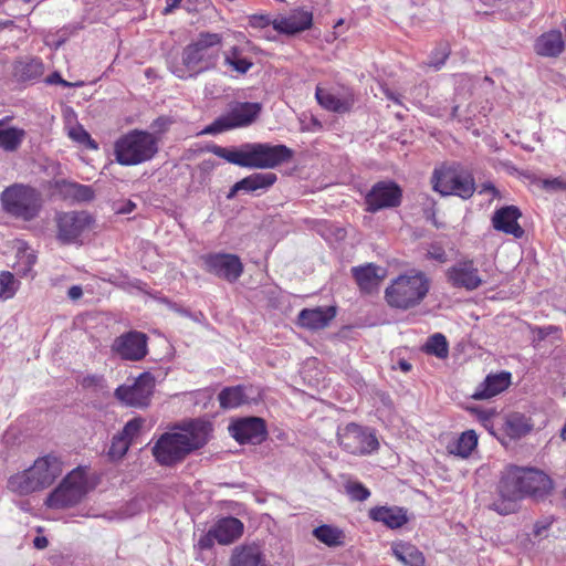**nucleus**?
Here are the masks:
<instances>
[{
    "label": "nucleus",
    "instance_id": "f257e3e1",
    "mask_svg": "<svg viewBox=\"0 0 566 566\" xmlns=\"http://www.w3.org/2000/svg\"><path fill=\"white\" fill-rule=\"evenodd\" d=\"M552 489V481L544 472L533 468L509 467L497 486V497L491 509L501 515L517 510V503L526 496L542 497Z\"/></svg>",
    "mask_w": 566,
    "mask_h": 566
},
{
    "label": "nucleus",
    "instance_id": "f03ea898",
    "mask_svg": "<svg viewBox=\"0 0 566 566\" xmlns=\"http://www.w3.org/2000/svg\"><path fill=\"white\" fill-rule=\"evenodd\" d=\"M210 429L208 422L197 419L177 424L158 438L151 454L160 465L174 467L207 444Z\"/></svg>",
    "mask_w": 566,
    "mask_h": 566
},
{
    "label": "nucleus",
    "instance_id": "7ed1b4c3",
    "mask_svg": "<svg viewBox=\"0 0 566 566\" xmlns=\"http://www.w3.org/2000/svg\"><path fill=\"white\" fill-rule=\"evenodd\" d=\"M222 36L219 33L201 32L189 43L181 54V63H170L169 70L181 80L196 77L216 67L221 50Z\"/></svg>",
    "mask_w": 566,
    "mask_h": 566
},
{
    "label": "nucleus",
    "instance_id": "20e7f679",
    "mask_svg": "<svg viewBox=\"0 0 566 566\" xmlns=\"http://www.w3.org/2000/svg\"><path fill=\"white\" fill-rule=\"evenodd\" d=\"M64 463L54 452L36 458L31 467L9 476L7 489L21 496L50 488L63 473Z\"/></svg>",
    "mask_w": 566,
    "mask_h": 566
},
{
    "label": "nucleus",
    "instance_id": "39448f33",
    "mask_svg": "<svg viewBox=\"0 0 566 566\" xmlns=\"http://www.w3.org/2000/svg\"><path fill=\"white\" fill-rule=\"evenodd\" d=\"M430 280L421 272L412 270L394 279L385 290L387 304L396 310H411L426 298Z\"/></svg>",
    "mask_w": 566,
    "mask_h": 566
},
{
    "label": "nucleus",
    "instance_id": "423d86ee",
    "mask_svg": "<svg viewBox=\"0 0 566 566\" xmlns=\"http://www.w3.org/2000/svg\"><path fill=\"white\" fill-rule=\"evenodd\" d=\"M1 208L10 218L23 222L38 219L43 209L42 192L27 184L15 182L0 195Z\"/></svg>",
    "mask_w": 566,
    "mask_h": 566
},
{
    "label": "nucleus",
    "instance_id": "0eeeda50",
    "mask_svg": "<svg viewBox=\"0 0 566 566\" xmlns=\"http://www.w3.org/2000/svg\"><path fill=\"white\" fill-rule=\"evenodd\" d=\"M159 138L149 132L133 129L114 145L116 161L123 166H136L151 160L158 153Z\"/></svg>",
    "mask_w": 566,
    "mask_h": 566
},
{
    "label": "nucleus",
    "instance_id": "6e6552de",
    "mask_svg": "<svg viewBox=\"0 0 566 566\" xmlns=\"http://www.w3.org/2000/svg\"><path fill=\"white\" fill-rule=\"evenodd\" d=\"M433 189L442 196H458L469 199L475 191V182L469 170L459 165L436 169L432 177Z\"/></svg>",
    "mask_w": 566,
    "mask_h": 566
},
{
    "label": "nucleus",
    "instance_id": "1a4fd4ad",
    "mask_svg": "<svg viewBox=\"0 0 566 566\" xmlns=\"http://www.w3.org/2000/svg\"><path fill=\"white\" fill-rule=\"evenodd\" d=\"M86 492V472L82 468H76L49 494L45 505L55 510L70 507L77 504Z\"/></svg>",
    "mask_w": 566,
    "mask_h": 566
},
{
    "label": "nucleus",
    "instance_id": "9d476101",
    "mask_svg": "<svg viewBox=\"0 0 566 566\" xmlns=\"http://www.w3.org/2000/svg\"><path fill=\"white\" fill-rule=\"evenodd\" d=\"M293 157V150L285 145H270L262 143L245 144V168L269 169Z\"/></svg>",
    "mask_w": 566,
    "mask_h": 566
},
{
    "label": "nucleus",
    "instance_id": "9b49d317",
    "mask_svg": "<svg viewBox=\"0 0 566 566\" xmlns=\"http://www.w3.org/2000/svg\"><path fill=\"white\" fill-rule=\"evenodd\" d=\"M262 111L260 103H237L228 111L227 114L218 117L212 124L203 130L206 134H219L233 128L245 127L251 125L259 117Z\"/></svg>",
    "mask_w": 566,
    "mask_h": 566
},
{
    "label": "nucleus",
    "instance_id": "f8f14e48",
    "mask_svg": "<svg viewBox=\"0 0 566 566\" xmlns=\"http://www.w3.org/2000/svg\"><path fill=\"white\" fill-rule=\"evenodd\" d=\"M155 377L145 371L133 380H127L115 390V397L125 406L145 408L154 394Z\"/></svg>",
    "mask_w": 566,
    "mask_h": 566
},
{
    "label": "nucleus",
    "instance_id": "ddd939ff",
    "mask_svg": "<svg viewBox=\"0 0 566 566\" xmlns=\"http://www.w3.org/2000/svg\"><path fill=\"white\" fill-rule=\"evenodd\" d=\"M95 220L86 211H69L57 214V239L64 244L78 243L81 238L91 232Z\"/></svg>",
    "mask_w": 566,
    "mask_h": 566
},
{
    "label": "nucleus",
    "instance_id": "4468645a",
    "mask_svg": "<svg viewBox=\"0 0 566 566\" xmlns=\"http://www.w3.org/2000/svg\"><path fill=\"white\" fill-rule=\"evenodd\" d=\"M337 437L340 447L352 454L371 453L379 447L376 436L356 423L339 428Z\"/></svg>",
    "mask_w": 566,
    "mask_h": 566
},
{
    "label": "nucleus",
    "instance_id": "2eb2a0df",
    "mask_svg": "<svg viewBox=\"0 0 566 566\" xmlns=\"http://www.w3.org/2000/svg\"><path fill=\"white\" fill-rule=\"evenodd\" d=\"M203 268L228 282H235L243 272V264L240 258L230 253H211L202 256Z\"/></svg>",
    "mask_w": 566,
    "mask_h": 566
},
{
    "label": "nucleus",
    "instance_id": "dca6fc26",
    "mask_svg": "<svg viewBox=\"0 0 566 566\" xmlns=\"http://www.w3.org/2000/svg\"><path fill=\"white\" fill-rule=\"evenodd\" d=\"M448 282L457 289H464L467 291H474L479 289L485 279L480 274L473 260L463 259L447 270Z\"/></svg>",
    "mask_w": 566,
    "mask_h": 566
},
{
    "label": "nucleus",
    "instance_id": "f3484780",
    "mask_svg": "<svg viewBox=\"0 0 566 566\" xmlns=\"http://www.w3.org/2000/svg\"><path fill=\"white\" fill-rule=\"evenodd\" d=\"M401 189L392 181H379L373 186L366 196L367 210L376 212L386 208H394L401 202Z\"/></svg>",
    "mask_w": 566,
    "mask_h": 566
},
{
    "label": "nucleus",
    "instance_id": "a211bd4d",
    "mask_svg": "<svg viewBox=\"0 0 566 566\" xmlns=\"http://www.w3.org/2000/svg\"><path fill=\"white\" fill-rule=\"evenodd\" d=\"M112 350L123 359L140 360L147 354V337L140 332H128L114 340Z\"/></svg>",
    "mask_w": 566,
    "mask_h": 566
},
{
    "label": "nucleus",
    "instance_id": "6ab92c4d",
    "mask_svg": "<svg viewBox=\"0 0 566 566\" xmlns=\"http://www.w3.org/2000/svg\"><path fill=\"white\" fill-rule=\"evenodd\" d=\"M231 437L240 444H259L266 438L265 423L261 418H243L229 426Z\"/></svg>",
    "mask_w": 566,
    "mask_h": 566
},
{
    "label": "nucleus",
    "instance_id": "aec40b11",
    "mask_svg": "<svg viewBox=\"0 0 566 566\" xmlns=\"http://www.w3.org/2000/svg\"><path fill=\"white\" fill-rule=\"evenodd\" d=\"M315 97L323 108L340 114L348 112L355 103L353 91L345 87L335 90L317 86Z\"/></svg>",
    "mask_w": 566,
    "mask_h": 566
},
{
    "label": "nucleus",
    "instance_id": "412c9836",
    "mask_svg": "<svg viewBox=\"0 0 566 566\" xmlns=\"http://www.w3.org/2000/svg\"><path fill=\"white\" fill-rule=\"evenodd\" d=\"M521 217L522 213L517 207L505 206L494 211L491 221L496 231L521 239L525 233L518 223Z\"/></svg>",
    "mask_w": 566,
    "mask_h": 566
},
{
    "label": "nucleus",
    "instance_id": "4be33fe9",
    "mask_svg": "<svg viewBox=\"0 0 566 566\" xmlns=\"http://www.w3.org/2000/svg\"><path fill=\"white\" fill-rule=\"evenodd\" d=\"M312 12L303 9L293 10L287 17H277L273 20V29L282 34L292 35L311 28Z\"/></svg>",
    "mask_w": 566,
    "mask_h": 566
},
{
    "label": "nucleus",
    "instance_id": "5701e85b",
    "mask_svg": "<svg viewBox=\"0 0 566 566\" xmlns=\"http://www.w3.org/2000/svg\"><path fill=\"white\" fill-rule=\"evenodd\" d=\"M511 384V373L501 371L488 375L472 394L475 400L490 399L504 391Z\"/></svg>",
    "mask_w": 566,
    "mask_h": 566
},
{
    "label": "nucleus",
    "instance_id": "b1692460",
    "mask_svg": "<svg viewBox=\"0 0 566 566\" xmlns=\"http://www.w3.org/2000/svg\"><path fill=\"white\" fill-rule=\"evenodd\" d=\"M243 523L237 517H223L210 530V535L222 545L237 541L243 533Z\"/></svg>",
    "mask_w": 566,
    "mask_h": 566
},
{
    "label": "nucleus",
    "instance_id": "393cba45",
    "mask_svg": "<svg viewBox=\"0 0 566 566\" xmlns=\"http://www.w3.org/2000/svg\"><path fill=\"white\" fill-rule=\"evenodd\" d=\"M334 307L304 308L298 314V324L302 327L316 331L322 329L335 317Z\"/></svg>",
    "mask_w": 566,
    "mask_h": 566
},
{
    "label": "nucleus",
    "instance_id": "a878e982",
    "mask_svg": "<svg viewBox=\"0 0 566 566\" xmlns=\"http://www.w3.org/2000/svg\"><path fill=\"white\" fill-rule=\"evenodd\" d=\"M44 74V64L39 57H21L13 63L12 75L18 82H33Z\"/></svg>",
    "mask_w": 566,
    "mask_h": 566
},
{
    "label": "nucleus",
    "instance_id": "bb28decb",
    "mask_svg": "<svg viewBox=\"0 0 566 566\" xmlns=\"http://www.w3.org/2000/svg\"><path fill=\"white\" fill-rule=\"evenodd\" d=\"M352 273L359 289L366 292H370L377 287L385 276V270L373 263L363 266H354Z\"/></svg>",
    "mask_w": 566,
    "mask_h": 566
},
{
    "label": "nucleus",
    "instance_id": "cd10ccee",
    "mask_svg": "<svg viewBox=\"0 0 566 566\" xmlns=\"http://www.w3.org/2000/svg\"><path fill=\"white\" fill-rule=\"evenodd\" d=\"M369 517L375 522L382 523L389 528L401 527L408 521L406 512L398 506L374 507L369 511Z\"/></svg>",
    "mask_w": 566,
    "mask_h": 566
},
{
    "label": "nucleus",
    "instance_id": "c85d7f7f",
    "mask_svg": "<svg viewBox=\"0 0 566 566\" xmlns=\"http://www.w3.org/2000/svg\"><path fill=\"white\" fill-rule=\"evenodd\" d=\"M10 120V116L0 119V148L4 151L13 153L19 149L27 133L22 128L8 126Z\"/></svg>",
    "mask_w": 566,
    "mask_h": 566
},
{
    "label": "nucleus",
    "instance_id": "c756f323",
    "mask_svg": "<svg viewBox=\"0 0 566 566\" xmlns=\"http://www.w3.org/2000/svg\"><path fill=\"white\" fill-rule=\"evenodd\" d=\"M564 45L562 32L551 31L536 40L535 51L542 56H558L563 52Z\"/></svg>",
    "mask_w": 566,
    "mask_h": 566
},
{
    "label": "nucleus",
    "instance_id": "7c9ffc66",
    "mask_svg": "<svg viewBox=\"0 0 566 566\" xmlns=\"http://www.w3.org/2000/svg\"><path fill=\"white\" fill-rule=\"evenodd\" d=\"M391 551L394 556L405 566H424L423 554L410 543H394Z\"/></svg>",
    "mask_w": 566,
    "mask_h": 566
},
{
    "label": "nucleus",
    "instance_id": "2f4dec72",
    "mask_svg": "<svg viewBox=\"0 0 566 566\" xmlns=\"http://www.w3.org/2000/svg\"><path fill=\"white\" fill-rule=\"evenodd\" d=\"M478 447V434L474 430L462 432L453 442L448 444L450 454L467 459Z\"/></svg>",
    "mask_w": 566,
    "mask_h": 566
},
{
    "label": "nucleus",
    "instance_id": "473e14b6",
    "mask_svg": "<svg viewBox=\"0 0 566 566\" xmlns=\"http://www.w3.org/2000/svg\"><path fill=\"white\" fill-rule=\"evenodd\" d=\"M277 177L274 172H254L237 182V188H243V191L254 192L269 189Z\"/></svg>",
    "mask_w": 566,
    "mask_h": 566
},
{
    "label": "nucleus",
    "instance_id": "72a5a7b5",
    "mask_svg": "<svg viewBox=\"0 0 566 566\" xmlns=\"http://www.w3.org/2000/svg\"><path fill=\"white\" fill-rule=\"evenodd\" d=\"M218 400L220 407L223 409H234L248 402L245 388L243 386H233L223 388L219 395Z\"/></svg>",
    "mask_w": 566,
    "mask_h": 566
},
{
    "label": "nucleus",
    "instance_id": "f704fd0d",
    "mask_svg": "<svg viewBox=\"0 0 566 566\" xmlns=\"http://www.w3.org/2000/svg\"><path fill=\"white\" fill-rule=\"evenodd\" d=\"M56 187L67 198L76 201H91L94 198V191L90 186L71 182L67 180L56 181Z\"/></svg>",
    "mask_w": 566,
    "mask_h": 566
},
{
    "label": "nucleus",
    "instance_id": "c9c22d12",
    "mask_svg": "<svg viewBox=\"0 0 566 566\" xmlns=\"http://www.w3.org/2000/svg\"><path fill=\"white\" fill-rule=\"evenodd\" d=\"M313 536L319 541L321 543L329 546L336 547L344 544V532L336 526L333 525H321L313 530Z\"/></svg>",
    "mask_w": 566,
    "mask_h": 566
},
{
    "label": "nucleus",
    "instance_id": "e433bc0d",
    "mask_svg": "<svg viewBox=\"0 0 566 566\" xmlns=\"http://www.w3.org/2000/svg\"><path fill=\"white\" fill-rule=\"evenodd\" d=\"M532 430L530 420L521 413L509 415L505 421V432L512 439H518Z\"/></svg>",
    "mask_w": 566,
    "mask_h": 566
},
{
    "label": "nucleus",
    "instance_id": "4c0bfd02",
    "mask_svg": "<svg viewBox=\"0 0 566 566\" xmlns=\"http://www.w3.org/2000/svg\"><path fill=\"white\" fill-rule=\"evenodd\" d=\"M224 65L230 67L231 71L243 75L250 71L253 66V62L247 59L239 48L232 46L224 54Z\"/></svg>",
    "mask_w": 566,
    "mask_h": 566
},
{
    "label": "nucleus",
    "instance_id": "58836bf2",
    "mask_svg": "<svg viewBox=\"0 0 566 566\" xmlns=\"http://www.w3.org/2000/svg\"><path fill=\"white\" fill-rule=\"evenodd\" d=\"M231 566H264V564L258 548L242 547L233 554Z\"/></svg>",
    "mask_w": 566,
    "mask_h": 566
},
{
    "label": "nucleus",
    "instance_id": "ea45409f",
    "mask_svg": "<svg viewBox=\"0 0 566 566\" xmlns=\"http://www.w3.org/2000/svg\"><path fill=\"white\" fill-rule=\"evenodd\" d=\"M212 153L230 164H234L240 167H245V144H243L240 148H227L221 146H214L212 148Z\"/></svg>",
    "mask_w": 566,
    "mask_h": 566
},
{
    "label": "nucleus",
    "instance_id": "a19ab883",
    "mask_svg": "<svg viewBox=\"0 0 566 566\" xmlns=\"http://www.w3.org/2000/svg\"><path fill=\"white\" fill-rule=\"evenodd\" d=\"M423 348L427 354L434 355L438 358H446L449 354V345L447 338L441 333H436L430 336Z\"/></svg>",
    "mask_w": 566,
    "mask_h": 566
},
{
    "label": "nucleus",
    "instance_id": "79ce46f5",
    "mask_svg": "<svg viewBox=\"0 0 566 566\" xmlns=\"http://www.w3.org/2000/svg\"><path fill=\"white\" fill-rule=\"evenodd\" d=\"M19 287L20 281L11 272L3 271L0 273V301L12 298Z\"/></svg>",
    "mask_w": 566,
    "mask_h": 566
},
{
    "label": "nucleus",
    "instance_id": "37998d69",
    "mask_svg": "<svg viewBox=\"0 0 566 566\" xmlns=\"http://www.w3.org/2000/svg\"><path fill=\"white\" fill-rule=\"evenodd\" d=\"M129 446H130V441L127 440L124 436H122L118 432L112 439V443H111V447L108 450V455L113 460H119L126 454V452L129 449Z\"/></svg>",
    "mask_w": 566,
    "mask_h": 566
},
{
    "label": "nucleus",
    "instance_id": "c03bdc74",
    "mask_svg": "<svg viewBox=\"0 0 566 566\" xmlns=\"http://www.w3.org/2000/svg\"><path fill=\"white\" fill-rule=\"evenodd\" d=\"M450 55V48L448 43H440L430 54L428 64L436 70H439L444 64Z\"/></svg>",
    "mask_w": 566,
    "mask_h": 566
},
{
    "label": "nucleus",
    "instance_id": "a18cd8bd",
    "mask_svg": "<svg viewBox=\"0 0 566 566\" xmlns=\"http://www.w3.org/2000/svg\"><path fill=\"white\" fill-rule=\"evenodd\" d=\"M537 185L545 191H566V177L538 179Z\"/></svg>",
    "mask_w": 566,
    "mask_h": 566
},
{
    "label": "nucleus",
    "instance_id": "49530a36",
    "mask_svg": "<svg viewBox=\"0 0 566 566\" xmlns=\"http://www.w3.org/2000/svg\"><path fill=\"white\" fill-rule=\"evenodd\" d=\"M18 258L19 266H21L19 271L27 275L36 263V255L32 250L25 249L23 251H19Z\"/></svg>",
    "mask_w": 566,
    "mask_h": 566
},
{
    "label": "nucleus",
    "instance_id": "de8ad7c7",
    "mask_svg": "<svg viewBox=\"0 0 566 566\" xmlns=\"http://www.w3.org/2000/svg\"><path fill=\"white\" fill-rule=\"evenodd\" d=\"M346 492L354 501H365L369 497L370 492L359 482H349L346 484Z\"/></svg>",
    "mask_w": 566,
    "mask_h": 566
},
{
    "label": "nucleus",
    "instance_id": "09e8293b",
    "mask_svg": "<svg viewBox=\"0 0 566 566\" xmlns=\"http://www.w3.org/2000/svg\"><path fill=\"white\" fill-rule=\"evenodd\" d=\"M143 423L144 420L142 418H134L124 426L119 433L132 442L133 438L136 437L142 429Z\"/></svg>",
    "mask_w": 566,
    "mask_h": 566
},
{
    "label": "nucleus",
    "instance_id": "8fccbe9b",
    "mask_svg": "<svg viewBox=\"0 0 566 566\" xmlns=\"http://www.w3.org/2000/svg\"><path fill=\"white\" fill-rule=\"evenodd\" d=\"M273 20L269 14H253L250 17V25L253 28H266L269 25L273 27Z\"/></svg>",
    "mask_w": 566,
    "mask_h": 566
},
{
    "label": "nucleus",
    "instance_id": "3c124183",
    "mask_svg": "<svg viewBox=\"0 0 566 566\" xmlns=\"http://www.w3.org/2000/svg\"><path fill=\"white\" fill-rule=\"evenodd\" d=\"M552 523H553V521L551 518H543L541 521H537L533 527L534 537H541V538L545 537Z\"/></svg>",
    "mask_w": 566,
    "mask_h": 566
},
{
    "label": "nucleus",
    "instance_id": "603ef678",
    "mask_svg": "<svg viewBox=\"0 0 566 566\" xmlns=\"http://www.w3.org/2000/svg\"><path fill=\"white\" fill-rule=\"evenodd\" d=\"M104 378L97 375H88L83 378L82 386L84 388H104Z\"/></svg>",
    "mask_w": 566,
    "mask_h": 566
},
{
    "label": "nucleus",
    "instance_id": "864d4df0",
    "mask_svg": "<svg viewBox=\"0 0 566 566\" xmlns=\"http://www.w3.org/2000/svg\"><path fill=\"white\" fill-rule=\"evenodd\" d=\"M428 256L430 259H433L440 263H444L447 261V254H446V251L440 248V247H432L429 251H428Z\"/></svg>",
    "mask_w": 566,
    "mask_h": 566
},
{
    "label": "nucleus",
    "instance_id": "5fc2aeb1",
    "mask_svg": "<svg viewBox=\"0 0 566 566\" xmlns=\"http://www.w3.org/2000/svg\"><path fill=\"white\" fill-rule=\"evenodd\" d=\"M45 82L50 85L52 84H60L64 87H71L72 84L65 80L62 78V76L60 75V73L57 72H54L52 73L51 75H49L46 78H45Z\"/></svg>",
    "mask_w": 566,
    "mask_h": 566
},
{
    "label": "nucleus",
    "instance_id": "6e6d98bb",
    "mask_svg": "<svg viewBox=\"0 0 566 566\" xmlns=\"http://www.w3.org/2000/svg\"><path fill=\"white\" fill-rule=\"evenodd\" d=\"M70 136L80 143H85L86 140H90V135L87 132H85L83 128L78 127L75 129H72L70 132Z\"/></svg>",
    "mask_w": 566,
    "mask_h": 566
},
{
    "label": "nucleus",
    "instance_id": "4d7b16f0",
    "mask_svg": "<svg viewBox=\"0 0 566 566\" xmlns=\"http://www.w3.org/2000/svg\"><path fill=\"white\" fill-rule=\"evenodd\" d=\"M169 124V119L166 118V117H158L156 118L150 127L155 130V132H164L166 130L167 126Z\"/></svg>",
    "mask_w": 566,
    "mask_h": 566
},
{
    "label": "nucleus",
    "instance_id": "13d9d810",
    "mask_svg": "<svg viewBox=\"0 0 566 566\" xmlns=\"http://www.w3.org/2000/svg\"><path fill=\"white\" fill-rule=\"evenodd\" d=\"M83 295V290L80 285H73L67 291V296L72 301H77Z\"/></svg>",
    "mask_w": 566,
    "mask_h": 566
},
{
    "label": "nucleus",
    "instance_id": "bf43d9fd",
    "mask_svg": "<svg viewBox=\"0 0 566 566\" xmlns=\"http://www.w3.org/2000/svg\"><path fill=\"white\" fill-rule=\"evenodd\" d=\"M213 539L214 538L212 535H210V531H209L207 535L202 536L199 539L198 545L201 549H208L212 546Z\"/></svg>",
    "mask_w": 566,
    "mask_h": 566
},
{
    "label": "nucleus",
    "instance_id": "052dcab7",
    "mask_svg": "<svg viewBox=\"0 0 566 566\" xmlns=\"http://www.w3.org/2000/svg\"><path fill=\"white\" fill-rule=\"evenodd\" d=\"M33 545L38 549H44L49 545V541L44 536H36L33 541Z\"/></svg>",
    "mask_w": 566,
    "mask_h": 566
},
{
    "label": "nucleus",
    "instance_id": "680f3d73",
    "mask_svg": "<svg viewBox=\"0 0 566 566\" xmlns=\"http://www.w3.org/2000/svg\"><path fill=\"white\" fill-rule=\"evenodd\" d=\"M480 192L481 193L490 192L493 196L497 195V190L495 189V187L491 182L482 185V188H481Z\"/></svg>",
    "mask_w": 566,
    "mask_h": 566
},
{
    "label": "nucleus",
    "instance_id": "e2e57ef3",
    "mask_svg": "<svg viewBox=\"0 0 566 566\" xmlns=\"http://www.w3.org/2000/svg\"><path fill=\"white\" fill-rule=\"evenodd\" d=\"M136 205L132 201H128L125 203V206L123 208H120L118 210L119 213H124V214H127V213H130L134 209H135Z\"/></svg>",
    "mask_w": 566,
    "mask_h": 566
},
{
    "label": "nucleus",
    "instance_id": "0e129e2a",
    "mask_svg": "<svg viewBox=\"0 0 566 566\" xmlns=\"http://www.w3.org/2000/svg\"><path fill=\"white\" fill-rule=\"evenodd\" d=\"M181 0H167V7L165 8V12H170L172 9L177 8Z\"/></svg>",
    "mask_w": 566,
    "mask_h": 566
},
{
    "label": "nucleus",
    "instance_id": "69168bd1",
    "mask_svg": "<svg viewBox=\"0 0 566 566\" xmlns=\"http://www.w3.org/2000/svg\"><path fill=\"white\" fill-rule=\"evenodd\" d=\"M459 83L464 86H471V78L467 75H460L459 76Z\"/></svg>",
    "mask_w": 566,
    "mask_h": 566
},
{
    "label": "nucleus",
    "instance_id": "338daca9",
    "mask_svg": "<svg viewBox=\"0 0 566 566\" xmlns=\"http://www.w3.org/2000/svg\"><path fill=\"white\" fill-rule=\"evenodd\" d=\"M241 190H243V188H237V182H235V184L232 186V188L230 189V191H229V193H228L227 198H228V199H232V198L237 195V192H238V191H241Z\"/></svg>",
    "mask_w": 566,
    "mask_h": 566
},
{
    "label": "nucleus",
    "instance_id": "774afa93",
    "mask_svg": "<svg viewBox=\"0 0 566 566\" xmlns=\"http://www.w3.org/2000/svg\"><path fill=\"white\" fill-rule=\"evenodd\" d=\"M311 2L316 8H325L327 6V0H311Z\"/></svg>",
    "mask_w": 566,
    "mask_h": 566
}]
</instances>
